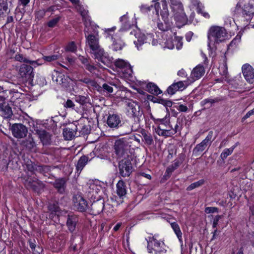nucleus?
Masks as SVG:
<instances>
[{
	"mask_svg": "<svg viewBox=\"0 0 254 254\" xmlns=\"http://www.w3.org/2000/svg\"><path fill=\"white\" fill-rule=\"evenodd\" d=\"M59 58V56L58 55H53L51 56H44L43 57V61L44 62H52L54 61L57 59H58Z\"/></svg>",
	"mask_w": 254,
	"mask_h": 254,
	"instance_id": "obj_53",
	"label": "nucleus"
},
{
	"mask_svg": "<svg viewBox=\"0 0 254 254\" xmlns=\"http://www.w3.org/2000/svg\"><path fill=\"white\" fill-rule=\"evenodd\" d=\"M199 3H198V6L197 7V11L198 13H201L204 17L206 18H209L210 16L209 14L207 12H204L202 11L201 8L200 7V6L199 5Z\"/></svg>",
	"mask_w": 254,
	"mask_h": 254,
	"instance_id": "obj_58",
	"label": "nucleus"
},
{
	"mask_svg": "<svg viewBox=\"0 0 254 254\" xmlns=\"http://www.w3.org/2000/svg\"><path fill=\"white\" fill-rule=\"evenodd\" d=\"M39 165L32 162L31 161L28 162L26 163L27 169L31 172L34 173L35 171H38V167Z\"/></svg>",
	"mask_w": 254,
	"mask_h": 254,
	"instance_id": "obj_44",
	"label": "nucleus"
},
{
	"mask_svg": "<svg viewBox=\"0 0 254 254\" xmlns=\"http://www.w3.org/2000/svg\"><path fill=\"white\" fill-rule=\"evenodd\" d=\"M174 12V18L175 20L182 25H184L187 21L188 18L185 12L184 9L182 10H176Z\"/></svg>",
	"mask_w": 254,
	"mask_h": 254,
	"instance_id": "obj_19",
	"label": "nucleus"
},
{
	"mask_svg": "<svg viewBox=\"0 0 254 254\" xmlns=\"http://www.w3.org/2000/svg\"><path fill=\"white\" fill-rule=\"evenodd\" d=\"M190 84V83L188 80L186 81H179L174 82L169 86L167 91L168 94L173 95L178 91H182L184 90Z\"/></svg>",
	"mask_w": 254,
	"mask_h": 254,
	"instance_id": "obj_11",
	"label": "nucleus"
},
{
	"mask_svg": "<svg viewBox=\"0 0 254 254\" xmlns=\"http://www.w3.org/2000/svg\"><path fill=\"white\" fill-rule=\"evenodd\" d=\"M220 101H221V99L218 98H216L215 99L207 98L203 100L200 102V104L202 106H205L207 104H210V105L209 107H210L213 104L218 102ZM208 108H209V107H208Z\"/></svg>",
	"mask_w": 254,
	"mask_h": 254,
	"instance_id": "obj_41",
	"label": "nucleus"
},
{
	"mask_svg": "<svg viewBox=\"0 0 254 254\" xmlns=\"http://www.w3.org/2000/svg\"><path fill=\"white\" fill-rule=\"evenodd\" d=\"M75 100L76 102L82 105L88 102V98L84 96H76L75 97Z\"/></svg>",
	"mask_w": 254,
	"mask_h": 254,
	"instance_id": "obj_46",
	"label": "nucleus"
},
{
	"mask_svg": "<svg viewBox=\"0 0 254 254\" xmlns=\"http://www.w3.org/2000/svg\"><path fill=\"white\" fill-rule=\"evenodd\" d=\"M73 202L74 208L78 211L84 212L88 208L87 201L79 194H76L73 196Z\"/></svg>",
	"mask_w": 254,
	"mask_h": 254,
	"instance_id": "obj_10",
	"label": "nucleus"
},
{
	"mask_svg": "<svg viewBox=\"0 0 254 254\" xmlns=\"http://www.w3.org/2000/svg\"><path fill=\"white\" fill-rule=\"evenodd\" d=\"M132 158H121L119 163L120 174L123 177H128L132 171V166L131 161Z\"/></svg>",
	"mask_w": 254,
	"mask_h": 254,
	"instance_id": "obj_7",
	"label": "nucleus"
},
{
	"mask_svg": "<svg viewBox=\"0 0 254 254\" xmlns=\"http://www.w3.org/2000/svg\"><path fill=\"white\" fill-rule=\"evenodd\" d=\"M171 226L176 235H177L179 241H182V233L180 230V227L178 223L176 222H173L171 223Z\"/></svg>",
	"mask_w": 254,
	"mask_h": 254,
	"instance_id": "obj_38",
	"label": "nucleus"
},
{
	"mask_svg": "<svg viewBox=\"0 0 254 254\" xmlns=\"http://www.w3.org/2000/svg\"><path fill=\"white\" fill-rule=\"evenodd\" d=\"M23 180L24 185L28 190H32L34 191L38 192L45 187V185L42 182L37 178H32L27 176L25 177Z\"/></svg>",
	"mask_w": 254,
	"mask_h": 254,
	"instance_id": "obj_6",
	"label": "nucleus"
},
{
	"mask_svg": "<svg viewBox=\"0 0 254 254\" xmlns=\"http://www.w3.org/2000/svg\"><path fill=\"white\" fill-rule=\"evenodd\" d=\"M85 68L91 73H94L96 70V67L89 63L85 66Z\"/></svg>",
	"mask_w": 254,
	"mask_h": 254,
	"instance_id": "obj_59",
	"label": "nucleus"
},
{
	"mask_svg": "<svg viewBox=\"0 0 254 254\" xmlns=\"http://www.w3.org/2000/svg\"><path fill=\"white\" fill-rule=\"evenodd\" d=\"M213 135V132L212 131H210L208 132V134L207 135V136L202 141L204 142L206 144L210 145L211 142L214 140V139H212Z\"/></svg>",
	"mask_w": 254,
	"mask_h": 254,
	"instance_id": "obj_51",
	"label": "nucleus"
},
{
	"mask_svg": "<svg viewBox=\"0 0 254 254\" xmlns=\"http://www.w3.org/2000/svg\"><path fill=\"white\" fill-rule=\"evenodd\" d=\"M254 11V8L253 4L247 3L244 4L243 7V14L244 15H250Z\"/></svg>",
	"mask_w": 254,
	"mask_h": 254,
	"instance_id": "obj_39",
	"label": "nucleus"
},
{
	"mask_svg": "<svg viewBox=\"0 0 254 254\" xmlns=\"http://www.w3.org/2000/svg\"><path fill=\"white\" fill-rule=\"evenodd\" d=\"M174 39H168L165 42L166 47L170 49H173L175 47Z\"/></svg>",
	"mask_w": 254,
	"mask_h": 254,
	"instance_id": "obj_56",
	"label": "nucleus"
},
{
	"mask_svg": "<svg viewBox=\"0 0 254 254\" xmlns=\"http://www.w3.org/2000/svg\"><path fill=\"white\" fill-rule=\"evenodd\" d=\"M171 129H163L159 126L156 130V132L159 136L168 137L171 135Z\"/></svg>",
	"mask_w": 254,
	"mask_h": 254,
	"instance_id": "obj_40",
	"label": "nucleus"
},
{
	"mask_svg": "<svg viewBox=\"0 0 254 254\" xmlns=\"http://www.w3.org/2000/svg\"><path fill=\"white\" fill-rule=\"evenodd\" d=\"M49 209L50 210L55 212H59L60 210L59 207L56 204L50 205L49 206Z\"/></svg>",
	"mask_w": 254,
	"mask_h": 254,
	"instance_id": "obj_63",
	"label": "nucleus"
},
{
	"mask_svg": "<svg viewBox=\"0 0 254 254\" xmlns=\"http://www.w3.org/2000/svg\"><path fill=\"white\" fill-rule=\"evenodd\" d=\"M88 159L89 158L87 156L84 155L80 158L76 166L77 171H79L80 172L82 171L88 161Z\"/></svg>",
	"mask_w": 254,
	"mask_h": 254,
	"instance_id": "obj_32",
	"label": "nucleus"
},
{
	"mask_svg": "<svg viewBox=\"0 0 254 254\" xmlns=\"http://www.w3.org/2000/svg\"><path fill=\"white\" fill-rule=\"evenodd\" d=\"M146 88L149 93L154 95H158L162 93L159 87L153 83H148L146 86Z\"/></svg>",
	"mask_w": 254,
	"mask_h": 254,
	"instance_id": "obj_28",
	"label": "nucleus"
},
{
	"mask_svg": "<svg viewBox=\"0 0 254 254\" xmlns=\"http://www.w3.org/2000/svg\"><path fill=\"white\" fill-rule=\"evenodd\" d=\"M54 186L58 190V192L63 193L65 191V181L64 179H58L56 180L54 183Z\"/></svg>",
	"mask_w": 254,
	"mask_h": 254,
	"instance_id": "obj_25",
	"label": "nucleus"
},
{
	"mask_svg": "<svg viewBox=\"0 0 254 254\" xmlns=\"http://www.w3.org/2000/svg\"><path fill=\"white\" fill-rule=\"evenodd\" d=\"M11 131L14 137L22 138L27 135L28 129L25 126L21 124H15L11 127Z\"/></svg>",
	"mask_w": 254,
	"mask_h": 254,
	"instance_id": "obj_8",
	"label": "nucleus"
},
{
	"mask_svg": "<svg viewBox=\"0 0 254 254\" xmlns=\"http://www.w3.org/2000/svg\"><path fill=\"white\" fill-rule=\"evenodd\" d=\"M238 143H236L234 145L229 148L225 149L220 155L221 158L224 160L228 156L230 155L233 152L234 149L237 146Z\"/></svg>",
	"mask_w": 254,
	"mask_h": 254,
	"instance_id": "obj_37",
	"label": "nucleus"
},
{
	"mask_svg": "<svg viewBox=\"0 0 254 254\" xmlns=\"http://www.w3.org/2000/svg\"><path fill=\"white\" fill-rule=\"evenodd\" d=\"M64 106L65 108H73L74 107V104L70 99H68L66 102L64 104Z\"/></svg>",
	"mask_w": 254,
	"mask_h": 254,
	"instance_id": "obj_61",
	"label": "nucleus"
},
{
	"mask_svg": "<svg viewBox=\"0 0 254 254\" xmlns=\"http://www.w3.org/2000/svg\"><path fill=\"white\" fill-rule=\"evenodd\" d=\"M98 91L106 94H110L113 92L114 89L111 83H104L102 86H100Z\"/></svg>",
	"mask_w": 254,
	"mask_h": 254,
	"instance_id": "obj_30",
	"label": "nucleus"
},
{
	"mask_svg": "<svg viewBox=\"0 0 254 254\" xmlns=\"http://www.w3.org/2000/svg\"><path fill=\"white\" fill-rule=\"evenodd\" d=\"M113 44L112 45V48L114 51H117L118 50H121L123 47L125 45L124 42L118 36L117 38L112 41Z\"/></svg>",
	"mask_w": 254,
	"mask_h": 254,
	"instance_id": "obj_26",
	"label": "nucleus"
},
{
	"mask_svg": "<svg viewBox=\"0 0 254 254\" xmlns=\"http://www.w3.org/2000/svg\"><path fill=\"white\" fill-rule=\"evenodd\" d=\"M46 12V11L45 9L39 10L36 12V16L38 18H42L45 16Z\"/></svg>",
	"mask_w": 254,
	"mask_h": 254,
	"instance_id": "obj_64",
	"label": "nucleus"
},
{
	"mask_svg": "<svg viewBox=\"0 0 254 254\" xmlns=\"http://www.w3.org/2000/svg\"><path fill=\"white\" fill-rule=\"evenodd\" d=\"M78 218L75 215H68L66 225L70 232H73L75 230Z\"/></svg>",
	"mask_w": 254,
	"mask_h": 254,
	"instance_id": "obj_21",
	"label": "nucleus"
},
{
	"mask_svg": "<svg viewBox=\"0 0 254 254\" xmlns=\"http://www.w3.org/2000/svg\"><path fill=\"white\" fill-rule=\"evenodd\" d=\"M208 47L213 50L216 48V44L223 42L227 38L226 30L219 26H212L207 33Z\"/></svg>",
	"mask_w": 254,
	"mask_h": 254,
	"instance_id": "obj_3",
	"label": "nucleus"
},
{
	"mask_svg": "<svg viewBox=\"0 0 254 254\" xmlns=\"http://www.w3.org/2000/svg\"><path fill=\"white\" fill-rule=\"evenodd\" d=\"M32 131L38 135L43 145H47L51 143V135L44 128L43 125L33 123Z\"/></svg>",
	"mask_w": 254,
	"mask_h": 254,
	"instance_id": "obj_4",
	"label": "nucleus"
},
{
	"mask_svg": "<svg viewBox=\"0 0 254 254\" xmlns=\"http://www.w3.org/2000/svg\"><path fill=\"white\" fill-rule=\"evenodd\" d=\"M81 82L87 84L88 86H91L93 87H97L98 85L97 82L94 80H92L89 78H84L79 80Z\"/></svg>",
	"mask_w": 254,
	"mask_h": 254,
	"instance_id": "obj_42",
	"label": "nucleus"
},
{
	"mask_svg": "<svg viewBox=\"0 0 254 254\" xmlns=\"http://www.w3.org/2000/svg\"><path fill=\"white\" fill-rule=\"evenodd\" d=\"M174 42L175 46H176L177 49L179 50L182 48L183 46L182 38L175 36L174 37Z\"/></svg>",
	"mask_w": 254,
	"mask_h": 254,
	"instance_id": "obj_52",
	"label": "nucleus"
},
{
	"mask_svg": "<svg viewBox=\"0 0 254 254\" xmlns=\"http://www.w3.org/2000/svg\"><path fill=\"white\" fill-rule=\"evenodd\" d=\"M107 124L111 128H118L121 125V118L117 114H110L107 118Z\"/></svg>",
	"mask_w": 254,
	"mask_h": 254,
	"instance_id": "obj_16",
	"label": "nucleus"
},
{
	"mask_svg": "<svg viewBox=\"0 0 254 254\" xmlns=\"http://www.w3.org/2000/svg\"><path fill=\"white\" fill-rule=\"evenodd\" d=\"M129 63L125 62L123 60L119 59L117 60L115 62V65L117 67L120 68L121 70L126 65H128Z\"/></svg>",
	"mask_w": 254,
	"mask_h": 254,
	"instance_id": "obj_49",
	"label": "nucleus"
},
{
	"mask_svg": "<svg viewBox=\"0 0 254 254\" xmlns=\"http://www.w3.org/2000/svg\"><path fill=\"white\" fill-rule=\"evenodd\" d=\"M14 58L15 61L21 63H27V62H28V58L25 57L22 54L19 53H17L15 55Z\"/></svg>",
	"mask_w": 254,
	"mask_h": 254,
	"instance_id": "obj_48",
	"label": "nucleus"
},
{
	"mask_svg": "<svg viewBox=\"0 0 254 254\" xmlns=\"http://www.w3.org/2000/svg\"><path fill=\"white\" fill-rule=\"evenodd\" d=\"M8 9L7 3L5 1L0 2V16H2Z\"/></svg>",
	"mask_w": 254,
	"mask_h": 254,
	"instance_id": "obj_50",
	"label": "nucleus"
},
{
	"mask_svg": "<svg viewBox=\"0 0 254 254\" xmlns=\"http://www.w3.org/2000/svg\"><path fill=\"white\" fill-rule=\"evenodd\" d=\"M0 114L5 119L11 117L12 115V110L7 103L3 102L0 104Z\"/></svg>",
	"mask_w": 254,
	"mask_h": 254,
	"instance_id": "obj_18",
	"label": "nucleus"
},
{
	"mask_svg": "<svg viewBox=\"0 0 254 254\" xmlns=\"http://www.w3.org/2000/svg\"><path fill=\"white\" fill-rule=\"evenodd\" d=\"M243 74L246 81L250 83H254V69L249 64H245L242 67Z\"/></svg>",
	"mask_w": 254,
	"mask_h": 254,
	"instance_id": "obj_13",
	"label": "nucleus"
},
{
	"mask_svg": "<svg viewBox=\"0 0 254 254\" xmlns=\"http://www.w3.org/2000/svg\"><path fill=\"white\" fill-rule=\"evenodd\" d=\"M204 183L203 180H200L197 182H194L190 184L187 189L188 190H191L193 189L199 187L202 185Z\"/></svg>",
	"mask_w": 254,
	"mask_h": 254,
	"instance_id": "obj_45",
	"label": "nucleus"
},
{
	"mask_svg": "<svg viewBox=\"0 0 254 254\" xmlns=\"http://www.w3.org/2000/svg\"><path fill=\"white\" fill-rule=\"evenodd\" d=\"M37 172L46 176V174H49L51 172V167L49 166L39 165Z\"/></svg>",
	"mask_w": 254,
	"mask_h": 254,
	"instance_id": "obj_43",
	"label": "nucleus"
},
{
	"mask_svg": "<svg viewBox=\"0 0 254 254\" xmlns=\"http://www.w3.org/2000/svg\"><path fill=\"white\" fill-rule=\"evenodd\" d=\"M84 31L86 37V45L90 48V53L93 55L95 59L104 64H110L111 62L110 58L99 45V38L98 33L90 34L87 35V31L85 29Z\"/></svg>",
	"mask_w": 254,
	"mask_h": 254,
	"instance_id": "obj_1",
	"label": "nucleus"
},
{
	"mask_svg": "<svg viewBox=\"0 0 254 254\" xmlns=\"http://www.w3.org/2000/svg\"><path fill=\"white\" fill-rule=\"evenodd\" d=\"M76 11L82 16V19L84 22L85 27H87L88 24H90V17L88 15V11L86 9L80 2L74 6Z\"/></svg>",
	"mask_w": 254,
	"mask_h": 254,
	"instance_id": "obj_14",
	"label": "nucleus"
},
{
	"mask_svg": "<svg viewBox=\"0 0 254 254\" xmlns=\"http://www.w3.org/2000/svg\"><path fill=\"white\" fill-rule=\"evenodd\" d=\"M168 1L174 11L182 10L183 8V4L179 0H168Z\"/></svg>",
	"mask_w": 254,
	"mask_h": 254,
	"instance_id": "obj_34",
	"label": "nucleus"
},
{
	"mask_svg": "<svg viewBox=\"0 0 254 254\" xmlns=\"http://www.w3.org/2000/svg\"><path fill=\"white\" fill-rule=\"evenodd\" d=\"M60 19H61L60 16H57V17L50 20L47 24L48 26L51 28L54 27L57 25V24L59 22Z\"/></svg>",
	"mask_w": 254,
	"mask_h": 254,
	"instance_id": "obj_55",
	"label": "nucleus"
},
{
	"mask_svg": "<svg viewBox=\"0 0 254 254\" xmlns=\"http://www.w3.org/2000/svg\"><path fill=\"white\" fill-rule=\"evenodd\" d=\"M130 34L133 35L136 39V40H134L133 43L139 50V47L143 44L144 42H146L145 41L146 40L145 35L143 33H142L139 29L137 28L131 31Z\"/></svg>",
	"mask_w": 254,
	"mask_h": 254,
	"instance_id": "obj_15",
	"label": "nucleus"
},
{
	"mask_svg": "<svg viewBox=\"0 0 254 254\" xmlns=\"http://www.w3.org/2000/svg\"><path fill=\"white\" fill-rule=\"evenodd\" d=\"M129 108L128 111H131L133 116H138L140 115V106L137 102L130 101L127 103Z\"/></svg>",
	"mask_w": 254,
	"mask_h": 254,
	"instance_id": "obj_22",
	"label": "nucleus"
},
{
	"mask_svg": "<svg viewBox=\"0 0 254 254\" xmlns=\"http://www.w3.org/2000/svg\"><path fill=\"white\" fill-rule=\"evenodd\" d=\"M79 129L76 126H72L71 127H67L65 128L63 131V135L66 140H71L76 135H80L77 134V131Z\"/></svg>",
	"mask_w": 254,
	"mask_h": 254,
	"instance_id": "obj_17",
	"label": "nucleus"
},
{
	"mask_svg": "<svg viewBox=\"0 0 254 254\" xmlns=\"http://www.w3.org/2000/svg\"><path fill=\"white\" fill-rule=\"evenodd\" d=\"M120 72L125 78H128L132 76V69L129 64L124 67Z\"/></svg>",
	"mask_w": 254,
	"mask_h": 254,
	"instance_id": "obj_35",
	"label": "nucleus"
},
{
	"mask_svg": "<svg viewBox=\"0 0 254 254\" xmlns=\"http://www.w3.org/2000/svg\"><path fill=\"white\" fill-rule=\"evenodd\" d=\"M221 218V216L220 215H216L214 218V220H213V225H212V227L213 228H216L217 227V226L218 225V222L219 221V220L220 219V218Z\"/></svg>",
	"mask_w": 254,
	"mask_h": 254,
	"instance_id": "obj_62",
	"label": "nucleus"
},
{
	"mask_svg": "<svg viewBox=\"0 0 254 254\" xmlns=\"http://www.w3.org/2000/svg\"><path fill=\"white\" fill-rule=\"evenodd\" d=\"M148 245L147 249L148 252L152 254H157L163 251L161 249V243L156 239L154 237H149L147 239Z\"/></svg>",
	"mask_w": 254,
	"mask_h": 254,
	"instance_id": "obj_9",
	"label": "nucleus"
},
{
	"mask_svg": "<svg viewBox=\"0 0 254 254\" xmlns=\"http://www.w3.org/2000/svg\"><path fill=\"white\" fill-rule=\"evenodd\" d=\"M22 144L25 146L27 149L32 152H36L37 150L36 143L34 139L29 136L28 138L22 141Z\"/></svg>",
	"mask_w": 254,
	"mask_h": 254,
	"instance_id": "obj_20",
	"label": "nucleus"
},
{
	"mask_svg": "<svg viewBox=\"0 0 254 254\" xmlns=\"http://www.w3.org/2000/svg\"><path fill=\"white\" fill-rule=\"evenodd\" d=\"M141 135L143 137V141L147 145H151L153 143V139L151 134L145 130H143L141 132Z\"/></svg>",
	"mask_w": 254,
	"mask_h": 254,
	"instance_id": "obj_29",
	"label": "nucleus"
},
{
	"mask_svg": "<svg viewBox=\"0 0 254 254\" xmlns=\"http://www.w3.org/2000/svg\"><path fill=\"white\" fill-rule=\"evenodd\" d=\"M115 29L116 28L115 27L111 28L105 29L104 35L108 40L112 41L114 38H117V36L114 35Z\"/></svg>",
	"mask_w": 254,
	"mask_h": 254,
	"instance_id": "obj_31",
	"label": "nucleus"
},
{
	"mask_svg": "<svg viewBox=\"0 0 254 254\" xmlns=\"http://www.w3.org/2000/svg\"><path fill=\"white\" fill-rule=\"evenodd\" d=\"M19 78L22 82H31L34 77L33 67L26 64H22L18 68Z\"/></svg>",
	"mask_w": 254,
	"mask_h": 254,
	"instance_id": "obj_5",
	"label": "nucleus"
},
{
	"mask_svg": "<svg viewBox=\"0 0 254 254\" xmlns=\"http://www.w3.org/2000/svg\"><path fill=\"white\" fill-rule=\"evenodd\" d=\"M159 103L164 105L165 106L169 107H171L173 104L172 102H171V101L164 99H161Z\"/></svg>",
	"mask_w": 254,
	"mask_h": 254,
	"instance_id": "obj_60",
	"label": "nucleus"
},
{
	"mask_svg": "<svg viewBox=\"0 0 254 254\" xmlns=\"http://www.w3.org/2000/svg\"><path fill=\"white\" fill-rule=\"evenodd\" d=\"M114 152L119 159L132 158L134 149L128 137H123L115 140L113 146Z\"/></svg>",
	"mask_w": 254,
	"mask_h": 254,
	"instance_id": "obj_2",
	"label": "nucleus"
},
{
	"mask_svg": "<svg viewBox=\"0 0 254 254\" xmlns=\"http://www.w3.org/2000/svg\"><path fill=\"white\" fill-rule=\"evenodd\" d=\"M205 69L203 65H198L192 70L188 81L190 83L200 78L204 74Z\"/></svg>",
	"mask_w": 254,
	"mask_h": 254,
	"instance_id": "obj_12",
	"label": "nucleus"
},
{
	"mask_svg": "<svg viewBox=\"0 0 254 254\" xmlns=\"http://www.w3.org/2000/svg\"><path fill=\"white\" fill-rule=\"evenodd\" d=\"M117 193L120 197H123L127 194L126 185L123 180H120L117 184Z\"/></svg>",
	"mask_w": 254,
	"mask_h": 254,
	"instance_id": "obj_24",
	"label": "nucleus"
},
{
	"mask_svg": "<svg viewBox=\"0 0 254 254\" xmlns=\"http://www.w3.org/2000/svg\"><path fill=\"white\" fill-rule=\"evenodd\" d=\"M158 28L163 31H167L171 28V25L169 23H167L165 21L163 23H158Z\"/></svg>",
	"mask_w": 254,
	"mask_h": 254,
	"instance_id": "obj_47",
	"label": "nucleus"
},
{
	"mask_svg": "<svg viewBox=\"0 0 254 254\" xmlns=\"http://www.w3.org/2000/svg\"><path fill=\"white\" fill-rule=\"evenodd\" d=\"M159 7L160 4L158 2H155L154 6H153V5H151L150 6H147V5H142L140 6V10L142 12L146 13L150 11L151 9L154 8L156 11V14L158 15Z\"/></svg>",
	"mask_w": 254,
	"mask_h": 254,
	"instance_id": "obj_27",
	"label": "nucleus"
},
{
	"mask_svg": "<svg viewBox=\"0 0 254 254\" xmlns=\"http://www.w3.org/2000/svg\"><path fill=\"white\" fill-rule=\"evenodd\" d=\"M77 47L74 42H71L66 46V50L75 53L76 51Z\"/></svg>",
	"mask_w": 254,
	"mask_h": 254,
	"instance_id": "obj_54",
	"label": "nucleus"
},
{
	"mask_svg": "<svg viewBox=\"0 0 254 254\" xmlns=\"http://www.w3.org/2000/svg\"><path fill=\"white\" fill-rule=\"evenodd\" d=\"M208 145L202 141L200 143L197 144L193 148L192 153L193 154L198 155L200 152L204 150Z\"/></svg>",
	"mask_w": 254,
	"mask_h": 254,
	"instance_id": "obj_36",
	"label": "nucleus"
},
{
	"mask_svg": "<svg viewBox=\"0 0 254 254\" xmlns=\"http://www.w3.org/2000/svg\"><path fill=\"white\" fill-rule=\"evenodd\" d=\"M70 80L69 77L62 73H59L56 79V81L58 83L65 88L69 87V83Z\"/></svg>",
	"mask_w": 254,
	"mask_h": 254,
	"instance_id": "obj_23",
	"label": "nucleus"
},
{
	"mask_svg": "<svg viewBox=\"0 0 254 254\" xmlns=\"http://www.w3.org/2000/svg\"><path fill=\"white\" fill-rule=\"evenodd\" d=\"M219 209L215 207H207L205 209V212L206 213H213L218 212Z\"/></svg>",
	"mask_w": 254,
	"mask_h": 254,
	"instance_id": "obj_57",
	"label": "nucleus"
},
{
	"mask_svg": "<svg viewBox=\"0 0 254 254\" xmlns=\"http://www.w3.org/2000/svg\"><path fill=\"white\" fill-rule=\"evenodd\" d=\"M182 162L183 159L181 158H178L175 160L174 163L167 168L166 172L168 174L172 173L175 170L180 166Z\"/></svg>",
	"mask_w": 254,
	"mask_h": 254,
	"instance_id": "obj_33",
	"label": "nucleus"
}]
</instances>
